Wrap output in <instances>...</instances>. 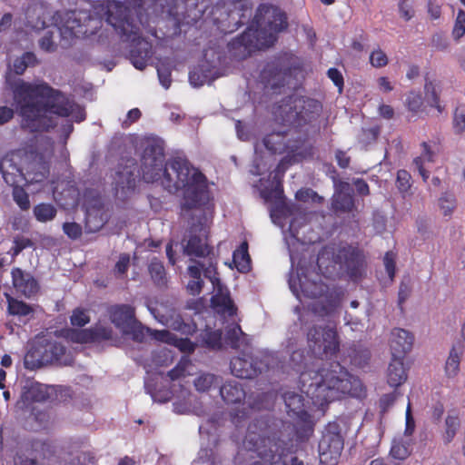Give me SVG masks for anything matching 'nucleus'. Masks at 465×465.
Wrapping results in <instances>:
<instances>
[{
	"mask_svg": "<svg viewBox=\"0 0 465 465\" xmlns=\"http://www.w3.org/2000/svg\"><path fill=\"white\" fill-rule=\"evenodd\" d=\"M344 446V439L337 423H329L319 441L318 450L322 465H337Z\"/></svg>",
	"mask_w": 465,
	"mask_h": 465,
	"instance_id": "f8f14e48",
	"label": "nucleus"
},
{
	"mask_svg": "<svg viewBox=\"0 0 465 465\" xmlns=\"http://www.w3.org/2000/svg\"><path fill=\"white\" fill-rule=\"evenodd\" d=\"M155 330L144 327L137 319L127 328L124 333L132 336V339L137 342H143L147 335L152 337Z\"/></svg>",
	"mask_w": 465,
	"mask_h": 465,
	"instance_id": "a19ab883",
	"label": "nucleus"
},
{
	"mask_svg": "<svg viewBox=\"0 0 465 465\" xmlns=\"http://www.w3.org/2000/svg\"><path fill=\"white\" fill-rule=\"evenodd\" d=\"M67 338L75 343H92V332L90 329H70L67 331Z\"/></svg>",
	"mask_w": 465,
	"mask_h": 465,
	"instance_id": "8fccbe9b",
	"label": "nucleus"
},
{
	"mask_svg": "<svg viewBox=\"0 0 465 465\" xmlns=\"http://www.w3.org/2000/svg\"><path fill=\"white\" fill-rule=\"evenodd\" d=\"M49 398L47 388L40 383L32 384L21 395L24 404L32 402H44Z\"/></svg>",
	"mask_w": 465,
	"mask_h": 465,
	"instance_id": "2f4dec72",
	"label": "nucleus"
},
{
	"mask_svg": "<svg viewBox=\"0 0 465 465\" xmlns=\"http://www.w3.org/2000/svg\"><path fill=\"white\" fill-rule=\"evenodd\" d=\"M453 130L455 134H460L465 132V107L459 106L456 108L453 115Z\"/></svg>",
	"mask_w": 465,
	"mask_h": 465,
	"instance_id": "4d7b16f0",
	"label": "nucleus"
},
{
	"mask_svg": "<svg viewBox=\"0 0 465 465\" xmlns=\"http://www.w3.org/2000/svg\"><path fill=\"white\" fill-rule=\"evenodd\" d=\"M148 272L153 283L163 288L167 286V275L163 263L156 257L153 258L148 264Z\"/></svg>",
	"mask_w": 465,
	"mask_h": 465,
	"instance_id": "473e14b6",
	"label": "nucleus"
},
{
	"mask_svg": "<svg viewBox=\"0 0 465 465\" xmlns=\"http://www.w3.org/2000/svg\"><path fill=\"white\" fill-rule=\"evenodd\" d=\"M399 15L405 22H409L416 15V1L415 0H399L398 2Z\"/></svg>",
	"mask_w": 465,
	"mask_h": 465,
	"instance_id": "09e8293b",
	"label": "nucleus"
},
{
	"mask_svg": "<svg viewBox=\"0 0 465 465\" xmlns=\"http://www.w3.org/2000/svg\"><path fill=\"white\" fill-rule=\"evenodd\" d=\"M10 168L11 170H8L4 165L0 167L5 182L13 188L19 185H26V173H23V172L15 165H10Z\"/></svg>",
	"mask_w": 465,
	"mask_h": 465,
	"instance_id": "c9c22d12",
	"label": "nucleus"
},
{
	"mask_svg": "<svg viewBox=\"0 0 465 465\" xmlns=\"http://www.w3.org/2000/svg\"><path fill=\"white\" fill-rule=\"evenodd\" d=\"M92 332V342H97L101 341H108L112 339L113 331L110 328L99 326L95 328H90Z\"/></svg>",
	"mask_w": 465,
	"mask_h": 465,
	"instance_id": "0e129e2a",
	"label": "nucleus"
},
{
	"mask_svg": "<svg viewBox=\"0 0 465 465\" xmlns=\"http://www.w3.org/2000/svg\"><path fill=\"white\" fill-rule=\"evenodd\" d=\"M191 261L193 264L189 265L187 269L188 275L191 278L188 282L187 289L191 294L197 295L202 292L203 287L202 273H203V276L210 280L213 285L220 282L217 272V261L213 259L208 263L196 260Z\"/></svg>",
	"mask_w": 465,
	"mask_h": 465,
	"instance_id": "4468645a",
	"label": "nucleus"
},
{
	"mask_svg": "<svg viewBox=\"0 0 465 465\" xmlns=\"http://www.w3.org/2000/svg\"><path fill=\"white\" fill-rule=\"evenodd\" d=\"M141 162L143 181L153 183L159 180L165 166L163 141L153 137L145 139Z\"/></svg>",
	"mask_w": 465,
	"mask_h": 465,
	"instance_id": "1a4fd4ad",
	"label": "nucleus"
},
{
	"mask_svg": "<svg viewBox=\"0 0 465 465\" xmlns=\"http://www.w3.org/2000/svg\"><path fill=\"white\" fill-rule=\"evenodd\" d=\"M370 63L375 68H381L388 64L389 58L381 48L373 50L370 54Z\"/></svg>",
	"mask_w": 465,
	"mask_h": 465,
	"instance_id": "052dcab7",
	"label": "nucleus"
},
{
	"mask_svg": "<svg viewBox=\"0 0 465 465\" xmlns=\"http://www.w3.org/2000/svg\"><path fill=\"white\" fill-rule=\"evenodd\" d=\"M11 278L15 290L25 298L35 296L40 290V285L34 275L19 267L12 269Z\"/></svg>",
	"mask_w": 465,
	"mask_h": 465,
	"instance_id": "6ab92c4d",
	"label": "nucleus"
},
{
	"mask_svg": "<svg viewBox=\"0 0 465 465\" xmlns=\"http://www.w3.org/2000/svg\"><path fill=\"white\" fill-rule=\"evenodd\" d=\"M108 313L112 323L123 332L136 320L134 307L129 304L112 305Z\"/></svg>",
	"mask_w": 465,
	"mask_h": 465,
	"instance_id": "5701e85b",
	"label": "nucleus"
},
{
	"mask_svg": "<svg viewBox=\"0 0 465 465\" xmlns=\"http://www.w3.org/2000/svg\"><path fill=\"white\" fill-rule=\"evenodd\" d=\"M463 353L461 345L452 346L445 364V371L448 377H455L460 371V363Z\"/></svg>",
	"mask_w": 465,
	"mask_h": 465,
	"instance_id": "4c0bfd02",
	"label": "nucleus"
},
{
	"mask_svg": "<svg viewBox=\"0 0 465 465\" xmlns=\"http://www.w3.org/2000/svg\"><path fill=\"white\" fill-rule=\"evenodd\" d=\"M457 205L453 193H444L439 199V206L444 216H450Z\"/></svg>",
	"mask_w": 465,
	"mask_h": 465,
	"instance_id": "3c124183",
	"label": "nucleus"
},
{
	"mask_svg": "<svg viewBox=\"0 0 465 465\" xmlns=\"http://www.w3.org/2000/svg\"><path fill=\"white\" fill-rule=\"evenodd\" d=\"M282 397L288 416L297 424H301L303 428L312 430V416L308 411L310 401H305L302 395L294 391H286Z\"/></svg>",
	"mask_w": 465,
	"mask_h": 465,
	"instance_id": "dca6fc26",
	"label": "nucleus"
},
{
	"mask_svg": "<svg viewBox=\"0 0 465 465\" xmlns=\"http://www.w3.org/2000/svg\"><path fill=\"white\" fill-rule=\"evenodd\" d=\"M411 176L406 170H399L397 172L396 186L400 193L405 197V194L409 193L411 183Z\"/></svg>",
	"mask_w": 465,
	"mask_h": 465,
	"instance_id": "603ef678",
	"label": "nucleus"
},
{
	"mask_svg": "<svg viewBox=\"0 0 465 465\" xmlns=\"http://www.w3.org/2000/svg\"><path fill=\"white\" fill-rule=\"evenodd\" d=\"M7 301V312L13 316H28L34 313V308L26 302L12 297L10 294L5 293Z\"/></svg>",
	"mask_w": 465,
	"mask_h": 465,
	"instance_id": "e433bc0d",
	"label": "nucleus"
},
{
	"mask_svg": "<svg viewBox=\"0 0 465 465\" xmlns=\"http://www.w3.org/2000/svg\"><path fill=\"white\" fill-rule=\"evenodd\" d=\"M408 378L404 359L391 358L387 369V381L391 387H399Z\"/></svg>",
	"mask_w": 465,
	"mask_h": 465,
	"instance_id": "bb28decb",
	"label": "nucleus"
},
{
	"mask_svg": "<svg viewBox=\"0 0 465 465\" xmlns=\"http://www.w3.org/2000/svg\"><path fill=\"white\" fill-rule=\"evenodd\" d=\"M322 110V104L312 98L298 95L282 98L272 113L275 122L285 129L265 135L263 145L272 153L286 151L297 162L312 156L308 126L317 121Z\"/></svg>",
	"mask_w": 465,
	"mask_h": 465,
	"instance_id": "f257e3e1",
	"label": "nucleus"
},
{
	"mask_svg": "<svg viewBox=\"0 0 465 465\" xmlns=\"http://www.w3.org/2000/svg\"><path fill=\"white\" fill-rule=\"evenodd\" d=\"M345 358L349 359V361L352 366L363 368L369 363L371 352L362 345L353 343L346 349Z\"/></svg>",
	"mask_w": 465,
	"mask_h": 465,
	"instance_id": "7c9ffc66",
	"label": "nucleus"
},
{
	"mask_svg": "<svg viewBox=\"0 0 465 465\" xmlns=\"http://www.w3.org/2000/svg\"><path fill=\"white\" fill-rule=\"evenodd\" d=\"M33 213L38 222L46 223L55 218L57 210L52 203H41L34 207Z\"/></svg>",
	"mask_w": 465,
	"mask_h": 465,
	"instance_id": "ea45409f",
	"label": "nucleus"
},
{
	"mask_svg": "<svg viewBox=\"0 0 465 465\" xmlns=\"http://www.w3.org/2000/svg\"><path fill=\"white\" fill-rule=\"evenodd\" d=\"M52 453V445L48 440L32 439L16 448L13 465H40Z\"/></svg>",
	"mask_w": 465,
	"mask_h": 465,
	"instance_id": "ddd939ff",
	"label": "nucleus"
},
{
	"mask_svg": "<svg viewBox=\"0 0 465 465\" xmlns=\"http://www.w3.org/2000/svg\"><path fill=\"white\" fill-rule=\"evenodd\" d=\"M215 376L210 373L199 375L194 381V387L198 391H208L214 382Z\"/></svg>",
	"mask_w": 465,
	"mask_h": 465,
	"instance_id": "680f3d73",
	"label": "nucleus"
},
{
	"mask_svg": "<svg viewBox=\"0 0 465 465\" xmlns=\"http://www.w3.org/2000/svg\"><path fill=\"white\" fill-rule=\"evenodd\" d=\"M90 322V317L86 311L82 308H75L70 317V322L73 326L84 327Z\"/></svg>",
	"mask_w": 465,
	"mask_h": 465,
	"instance_id": "13d9d810",
	"label": "nucleus"
},
{
	"mask_svg": "<svg viewBox=\"0 0 465 465\" xmlns=\"http://www.w3.org/2000/svg\"><path fill=\"white\" fill-rule=\"evenodd\" d=\"M307 340L312 354L322 360L331 359L340 351L339 335L334 328L313 326L307 333Z\"/></svg>",
	"mask_w": 465,
	"mask_h": 465,
	"instance_id": "9d476101",
	"label": "nucleus"
},
{
	"mask_svg": "<svg viewBox=\"0 0 465 465\" xmlns=\"http://www.w3.org/2000/svg\"><path fill=\"white\" fill-rule=\"evenodd\" d=\"M331 210L338 213H347L353 211V191L349 183L339 181L334 184V193L331 197Z\"/></svg>",
	"mask_w": 465,
	"mask_h": 465,
	"instance_id": "a211bd4d",
	"label": "nucleus"
},
{
	"mask_svg": "<svg viewBox=\"0 0 465 465\" xmlns=\"http://www.w3.org/2000/svg\"><path fill=\"white\" fill-rule=\"evenodd\" d=\"M232 373L241 379H253L260 375L268 366L262 360L251 353L242 352L233 357L230 363Z\"/></svg>",
	"mask_w": 465,
	"mask_h": 465,
	"instance_id": "f3484780",
	"label": "nucleus"
},
{
	"mask_svg": "<svg viewBox=\"0 0 465 465\" xmlns=\"http://www.w3.org/2000/svg\"><path fill=\"white\" fill-rule=\"evenodd\" d=\"M33 245V242L25 237H15L14 239V245L9 251V253L13 258L16 257L21 252L25 249L31 247Z\"/></svg>",
	"mask_w": 465,
	"mask_h": 465,
	"instance_id": "e2e57ef3",
	"label": "nucleus"
},
{
	"mask_svg": "<svg viewBox=\"0 0 465 465\" xmlns=\"http://www.w3.org/2000/svg\"><path fill=\"white\" fill-rule=\"evenodd\" d=\"M381 133V128L379 126H373L371 128H361L360 134H358V142L363 147H367L368 145L374 143Z\"/></svg>",
	"mask_w": 465,
	"mask_h": 465,
	"instance_id": "de8ad7c7",
	"label": "nucleus"
},
{
	"mask_svg": "<svg viewBox=\"0 0 465 465\" xmlns=\"http://www.w3.org/2000/svg\"><path fill=\"white\" fill-rule=\"evenodd\" d=\"M44 347L43 345H39L36 347L31 348L25 356V367L27 370L35 371L45 365H46L45 361H44Z\"/></svg>",
	"mask_w": 465,
	"mask_h": 465,
	"instance_id": "f704fd0d",
	"label": "nucleus"
},
{
	"mask_svg": "<svg viewBox=\"0 0 465 465\" xmlns=\"http://www.w3.org/2000/svg\"><path fill=\"white\" fill-rule=\"evenodd\" d=\"M460 420L457 415H448L445 419V431L443 433V440L449 444L454 439L457 430L460 428Z\"/></svg>",
	"mask_w": 465,
	"mask_h": 465,
	"instance_id": "49530a36",
	"label": "nucleus"
},
{
	"mask_svg": "<svg viewBox=\"0 0 465 465\" xmlns=\"http://www.w3.org/2000/svg\"><path fill=\"white\" fill-rule=\"evenodd\" d=\"M390 454L393 459L403 460L409 457L410 451L407 445L402 442H396L391 446Z\"/></svg>",
	"mask_w": 465,
	"mask_h": 465,
	"instance_id": "69168bd1",
	"label": "nucleus"
},
{
	"mask_svg": "<svg viewBox=\"0 0 465 465\" xmlns=\"http://www.w3.org/2000/svg\"><path fill=\"white\" fill-rule=\"evenodd\" d=\"M465 34V11L460 10L454 24L452 35L455 39H460Z\"/></svg>",
	"mask_w": 465,
	"mask_h": 465,
	"instance_id": "338daca9",
	"label": "nucleus"
},
{
	"mask_svg": "<svg viewBox=\"0 0 465 465\" xmlns=\"http://www.w3.org/2000/svg\"><path fill=\"white\" fill-rule=\"evenodd\" d=\"M184 252L188 256H196L206 258L203 262L208 263L213 259L217 261L213 253V248L198 235H191L184 246Z\"/></svg>",
	"mask_w": 465,
	"mask_h": 465,
	"instance_id": "a878e982",
	"label": "nucleus"
},
{
	"mask_svg": "<svg viewBox=\"0 0 465 465\" xmlns=\"http://www.w3.org/2000/svg\"><path fill=\"white\" fill-rule=\"evenodd\" d=\"M106 21L122 37L130 41L129 58L133 65L143 70L153 54L150 42L141 37L139 27L134 23L131 10L125 5L117 2L108 8Z\"/></svg>",
	"mask_w": 465,
	"mask_h": 465,
	"instance_id": "423d86ee",
	"label": "nucleus"
},
{
	"mask_svg": "<svg viewBox=\"0 0 465 465\" xmlns=\"http://www.w3.org/2000/svg\"><path fill=\"white\" fill-rule=\"evenodd\" d=\"M424 92L428 104L431 107L437 109L439 113H442L444 107L440 104V94L437 91L436 84L432 81L426 79L424 84Z\"/></svg>",
	"mask_w": 465,
	"mask_h": 465,
	"instance_id": "79ce46f5",
	"label": "nucleus"
},
{
	"mask_svg": "<svg viewBox=\"0 0 465 465\" xmlns=\"http://www.w3.org/2000/svg\"><path fill=\"white\" fill-rule=\"evenodd\" d=\"M298 282L296 283V280L291 279L289 281L290 288L292 292L300 298L299 289L301 293L307 298L316 299L323 295V293L327 291V286L322 282H311L308 281L305 277L297 278Z\"/></svg>",
	"mask_w": 465,
	"mask_h": 465,
	"instance_id": "412c9836",
	"label": "nucleus"
},
{
	"mask_svg": "<svg viewBox=\"0 0 465 465\" xmlns=\"http://www.w3.org/2000/svg\"><path fill=\"white\" fill-rule=\"evenodd\" d=\"M44 347V361L46 365L56 363L60 365H70L74 362V358L66 347L59 341H47Z\"/></svg>",
	"mask_w": 465,
	"mask_h": 465,
	"instance_id": "4be33fe9",
	"label": "nucleus"
},
{
	"mask_svg": "<svg viewBox=\"0 0 465 465\" xmlns=\"http://www.w3.org/2000/svg\"><path fill=\"white\" fill-rule=\"evenodd\" d=\"M414 337L410 331L395 328L391 332L390 348L391 358L405 359L413 345Z\"/></svg>",
	"mask_w": 465,
	"mask_h": 465,
	"instance_id": "aec40b11",
	"label": "nucleus"
},
{
	"mask_svg": "<svg viewBox=\"0 0 465 465\" xmlns=\"http://www.w3.org/2000/svg\"><path fill=\"white\" fill-rule=\"evenodd\" d=\"M293 68L290 59L286 56H278L268 62L264 66L262 76L271 84L272 88H280L288 84L292 76Z\"/></svg>",
	"mask_w": 465,
	"mask_h": 465,
	"instance_id": "2eb2a0df",
	"label": "nucleus"
},
{
	"mask_svg": "<svg viewBox=\"0 0 465 465\" xmlns=\"http://www.w3.org/2000/svg\"><path fill=\"white\" fill-rule=\"evenodd\" d=\"M224 341L228 346L234 350L242 346L243 348L250 346L248 335L242 331L238 323H232L226 327Z\"/></svg>",
	"mask_w": 465,
	"mask_h": 465,
	"instance_id": "c85d7f7f",
	"label": "nucleus"
},
{
	"mask_svg": "<svg viewBox=\"0 0 465 465\" xmlns=\"http://www.w3.org/2000/svg\"><path fill=\"white\" fill-rule=\"evenodd\" d=\"M223 332L221 330L206 329L203 334V341L205 346L212 350H221Z\"/></svg>",
	"mask_w": 465,
	"mask_h": 465,
	"instance_id": "a18cd8bd",
	"label": "nucleus"
},
{
	"mask_svg": "<svg viewBox=\"0 0 465 465\" xmlns=\"http://www.w3.org/2000/svg\"><path fill=\"white\" fill-rule=\"evenodd\" d=\"M220 394L223 400L228 404L240 403L246 396V392L242 385L236 381H226L221 387Z\"/></svg>",
	"mask_w": 465,
	"mask_h": 465,
	"instance_id": "c756f323",
	"label": "nucleus"
},
{
	"mask_svg": "<svg viewBox=\"0 0 465 465\" xmlns=\"http://www.w3.org/2000/svg\"><path fill=\"white\" fill-rule=\"evenodd\" d=\"M212 303L216 308H222L223 312H228L231 316L236 314L237 308L229 293H217L213 295L212 297Z\"/></svg>",
	"mask_w": 465,
	"mask_h": 465,
	"instance_id": "37998d69",
	"label": "nucleus"
},
{
	"mask_svg": "<svg viewBox=\"0 0 465 465\" xmlns=\"http://www.w3.org/2000/svg\"><path fill=\"white\" fill-rule=\"evenodd\" d=\"M421 153L420 156L414 158L413 164L416 170L419 172L424 182H427L429 178V172L424 168V162L429 163L435 162V158L440 152V144L433 142H422L420 143Z\"/></svg>",
	"mask_w": 465,
	"mask_h": 465,
	"instance_id": "393cba45",
	"label": "nucleus"
},
{
	"mask_svg": "<svg viewBox=\"0 0 465 465\" xmlns=\"http://www.w3.org/2000/svg\"><path fill=\"white\" fill-rule=\"evenodd\" d=\"M397 399L396 392L383 394L379 400V408L381 415H384L394 404Z\"/></svg>",
	"mask_w": 465,
	"mask_h": 465,
	"instance_id": "774afa93",
	"label": "nucleus"
},
{
	"mask_svg": "<svg viewBox=\"0 0 465 465\" xmlns=\"http://www.w3.org/2000/svg\"><path fill=\"white\" fill-rule=\"evenodd\" d=\"M64 233L71 240L79 239L83 234L82 226L75 222H65L63 223Z\"/></svg>",
	"mask_w": 465,
	"mask_h": 465,
	"instance_id": "bf43d9fd",
	"label": "nucleus"
},
{
	"mask_svg": "<svg viewBox=\"0 0 465 465\" xmlns=\"http://www.w3.org/2000/svg\"><path fill=\"white\" fill-rule=\"evenodd\" d=\"M152 338L158 341L173 345L184 353H193L196 348V345L189 338L179 337L168 330L154 331L152 333Z\"/></svg>",
	"mask_w": 465,
	"mask_h": 465,
	"instance_id": "b1692460",
	"label": "nucleus"
},
{
	"mask_svg": "<svg viewBox=\"0 0 465 465\" xmlns=\"http://www.w3.org/2000/svg\"><path fill=\"white\" fill-rule=\"evenodd\" d=\"M251 0H230L224 17H217L216 25L224 34H231L249 24L252 15Z\"/></svg>",
	"mask_w": 465,
	"mask_h": 465,
	"instance_id": "9b49d317",
	"label": "nucleus"
},
{
	"mask_svg": "<svg viewBox=\"0 0 465 465\" xmlns=\"http://www.w3.org/2000/svg\"><path fill=\"white\" fill-rule=\"evenodd\" d=\"M215 78L214 67L207 62L198 64L189 73V81L195 87L203 86L206 83L210 84Z\"/></svg>",
	"mask_w": 465,
	"mask_h": 465,
	"instance_id": "cd10ccee",
	"label": "nucleus"
},
{
	"mask_svg": "<svg viewBox=\"0 0 465 465\" xmlns=\"http://www.w3.org/2000/svg\"><path fill=\"white\" fill-rule=\"evenodd\" d=\"M288 26L286 14L279 7L261 5L251 25L239 36L228 44L232 58L242 61L257 50L272 46L277 41L278 34Z\"/></svg>",
	"mask_w": 465,
	"mask_h": 465,
	"instance_id": "20e7f679",
	"label": "nucleus"
},
{
	"mask_svg": "<svg viewBox=\"0 0 465 465\" xmlns=\"http://www.w3.org/2000/svg\"><path fill=\"white\" fill-rule=\"evenodd\" d=\"M333 261L339 264L350 281L358 283L365 277L366 257L359 247L351 244L340 245L333 253Z\"/></svg>",
	"mask_w": 465,
	"mask_h": 465,
	"instance_id": "6e6552de",
	"label": "nucleus"
},
{
	"mask_svg": "<svg viewBox=\"0 0 465 465\" xmlns=\"http://www.w3.org/2000/svg\"><path fill=\"white\" fill-rule=\"evenodd\" d=\"M266 426L267 420L263 418L255 419L251 422L242 441L243 447L257 451L258 455L271 465H304L303 461L296 456L283 459L282 462H278L281 460V456L278 454L279 448L265 431Z\"/></svg>",
	"mask_w": 465,
	"mask_h": 465,
	"instance_id": "0eeeda50",
	"label": "nucleus"
},
{
	"mask_svg": "<svg viewBox=\"0 0 465 465\" xmlns=\"http://www.w3.org/2000/svg\"><path fill=\"white\" fill-rule=\"evenodd\" d=\"M23 186L19 185L13 188V197L14 201L22 210H28L30 207L29 196Z\"/></svg>",
	"mask_w": 465,
	"mask_h": 465,
	"instance_id": "5fc2aeb1",
	"label": "nucleus"
},
{
	"mask_svg": "<svg viewBox=\"0 0 465 465\" xmlns=\"http://www.w3.org/2000/svg\"><path fill=\"white\" fill-rule=\"evenodd\" d=\"M248 248V242L243 241L232 253V261L241 272H247L251 269V257Z\"/></svg>",
	"mask_w": 465,
	"mask_h": 465,
	"instance_id": "72a5a7b5",
	"label": "nucleus"
},
{
	"mask_svg": "<svg viewBox=\"0 0 465 465\" xmlns=\"http://www.w3.org/2000/svg\"><path fill=\"white\" fill-rule=\"evenodd\" d=\"M190 364V361L188 359H181L179 362L168 371L167 376L171 381H177L180 378L186 376V371Z\"/></svg>",
	"mask_w": 465,
	"mask_h": 465,
	"instance_id": "6e6d98bb",
	"label": "nucleus"
},
{
	"mask_svg": "<svg viewBox=\"0 0 465 465\" xmlns=\"http://www.w3.org/2000/svg\"><path fill=\"white\" fill-rule=\"evenodd\" d=\"M13 93L22 118L21 126L31 133L47 132L55 126L48 114L60 117L72 116L75 123H81L86 118L83 106L45 81H21L15 84Z\"/></svg>",
	"mask_w": 465,
	"mask_h": 465,
	"instance_id": "f03ea898",
	"label": "nucleus"
},
{
	"mask_svg": "<svg viewBox=\"0 0 465 465\" xmlns=\"http://www.w3.org/2000/svg\"><path fill=\"white\" fill-rule=\"evenodd\" d=\"M423 104V98L418 92L411 91L407 94L405 105L411 113H418Z\"/></svg>",
	"mask_w": 465,
	"mask_h": 465,
	"instance_id": "864d4df0",
	"label": "nucleus"
},
{
	"mask_svg": "<svg viewBox=\"0 0 465 465\" xmlns=\"http://www.w3.org/2000/svg\"><path fill=\"white\" fill-rule=\"evenodd\" d=\"M162 176L170 191L183 190V210L199 208L208 203L207 178L186 159L176 157L165 163Z\"/></svg>",
	"mask_w": 465,
	"mask_h": 465,
	"instance_id": "39448f33",
	"label": "nucleus"
},
{
	"mask_svg": "<svg viewBox=\"0 0 465 465\" xmlns=\"http://www.w3.org/2000/svg\"><path fill=\"white\" fill-rule=\"evenodd\" d=\"M94 194V192L93 190H86L84 192V203L87 204V219H90L94 213L100 212L104 207L101 196L97 193Z\"/></svg>",
	"mask_w": 465,
	"mask_h": 465,
	"instance_id": "c03bdc74",
	"label": "nucleus"
},
{
	"mask_svg": "<svg viewBox=\"0 0 465 465\" xmlns=\"http://www.w3.org/2000/svg\"><path fill=\"white\" fill-rule=\"evenodd\" d=\"M299 383L301 391L318 408L346 395L360 398L366 392L361 381L339 361L322 363L317 370L302 371Z\"/></svg>",
	"mask_w": 465,
	"mask_h": 465,
	"instance_id": "7ed1b4c3",
	"label": "nucleus"
},
{
	"mask_svg": "<svg viewBox=\"0 0 465 465\" xmlns=\"http://www.w3.org/2000/svg\"><path fill=\"white\" fill-rule=\"evenodd\" d=\"M38 64L36 55L33 52H25L21 56L14 60L15 74L21 75L28 67H34Z\"/></svg>",
	"mask_w": 465,
	"mask_h": 465,
	"instance_id": "58836bf2",
	"label": "nucleus"
}]
</instances>
